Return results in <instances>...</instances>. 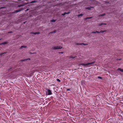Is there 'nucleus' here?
Returning a JSON list of instances; mask_svg holds the SVG:
<instances>
[{"mask_svg": "<svg viewBox=\"0 0 123 123\" xmlns=\"http://www.w3.org/2000/svg\"><path fill=\"white\" fill-rule=\"evenodd\" d=\"M56 31L55 30V31H53L51 32L50 33H53L55 32Z\"/></svg>", "mask_w": 123, "mask_h": 123, "instance_id": "nucleus-22", "label": "nucleus"}, {"mask_svg": "<svg viewBox=\"0 0 123 123\" xmlns=\"http://www.w3.org/2000/svg\"><path fill=\"white\" fill-rule=\"evenodd\" d=\"M36 2V1L34 0V1H32L31 2V3H34V2Z\"/></svg>", "mask_w": 123, "mask_h": 123, "instance_id": "nucleus-21", "label": "nucleus"}, {"mask_svg": "<svg viewBox=\"0 0 123 123\" xmlns=\"http://www.w3.org/2000/svg\"><path fill=\"white\" fill-rule=\"evenodd\" d=\"M119 60H120V59H119Z\"/></svg>", "mask_w": 123, "mask_h": 123, "instance_id": "nucleus-33", "label": "nucleus"}, {"mask_svg": "<svg viewBox=\"0 0 123 123\" xmlns=\"http://www.w3.org/2000/svg\"><path fill=\"white\" fill-rule=\"evenodd\" d=\"M76 44L77 45H87L88 44H87V43H76Z\"/></svg>", "mask_w": 123, "mask_h": 123, "instance_id": "nucleus-4", "label": "nucleus"}, {"mask_svg": "<svg viewBox=\"0 0 123 123\" xmlns=\"http://www.w3.org/2000/svg\"><path fill=\"white\" fill-rule=\"evenodd\" d=\"M99 32H99V31H93L92 32V33H99Z\"/></svg>", "mask_w": 123, "mask_h": 123, "instance_id": "nucleus-9", "label": "nucleus"}, {"mask_svg": "<svg viewBox=\"0 0 123 123\" xmlns=\"http://www.w3.org/2000/svg\"><path fill=\"white\" fill-rule=\"evenodd\" d=\"M32 33L36 35L37 34H38L39 33V32H33Z\"/></svg>", "mask_w": 123, "mask_h": 123, "instance_id": "nucleus-11", "label": "nucleus"}, {"mask_svg": "<svg viewBox=\"0 0 123 123\" xmlns=\"http://www.w3.org/2000/svg\"><path fill=\"white\" fill-rule=\"evenodd\" d=\"M83 14H79L78 15V17H79L80 16H83Z\"/></svg>", "mask_w": 123, "mask_h": 123, "instance_id": "nucleus-14", "label": "nucleus"}, {"mask_svg": "<svg viewBox=\"0 0 123 123\" xmlns=\"http://www.w3.org/2000/svg\"><path fill=\"white\" fill-rule=\"evenodd\" d=\"M66 14H69V13H70V12H66Z\"/></svg>", "mask_w": 123, "mask_h": 123, "instance_id": "nucleus-28", "label": "nucleus"}, {"mask_svg": "<svg viewBox=\"0 0 123 123\" xmlns=\"http://www.w3.org/2000/svg\"><path fill=\"white\" fill-rule=\"evenodd\" d=\"M23 10V9L22 8L21 9H19V10L15 11H14V13H17Z\"/></svg>", "mask_w": 123, "mask_h": 123, "instance_id": "nucleus-3", "label": "nucleus"}, {"mask_svg": "<svg viewBox=\"0 0 123 123\" xmlns=\"http://www.w3.org/2000/svg\"><path fill=\"white\" fill-rule=\"evenodd\" d=\"M95 62H89L86 64L82 63L80 64V65H83L84 66H89V67L91 66V65L94 64Z\"/></svg>", "mask_w": 123, "mask_h": 123, "instance_id": "nucleus-1", "label": "nucleus"}, {"mask_svg": "<svg viewBox=\"0 0 123 123\" xmlns=\"http://www.w3.org/2000/svg\"><path fill=\"white\" fill-rule=\"evenodd\" d=\"M102 31V30H100V33H103V32H104L105 31Z\"/></svg>", "mask_w": 123, "mask_h": 123, "instance_id": "nucleus-16", "label": "nucleus"}, {"mask_svg": "<svg viewBox=\"0 0 123 123\" xmlns=\"http://www.w3.org/2000/svg\"><path fill=\"white\" fill-rule=\"evenodd\" d=\"M70 89L68 88V89H67L66 90L67 91H70Z\"/></svg>", "mask_w": 123, "mask_h": 123, "instance_id": "nucleus-24", "label": "nucleus"}, {"mask_svg": "<svg viewBox=\"0 0 123 123\" xmlns=\"http://www.w3.org/2000/svg\"><path fill=\"white\" fill-rule=\"evenodd\" d=\"M12 68H10L9 69H8V70L9 71H11V70Z\"/></svg>", "mask_w": 123, "mask_h": 123, "instance_id": "nucleus-26", "label": "nucleus"}, {"mask_svg": "<svg viewBox=\"0 0 123 123\" xmlns=\"http://www.w3.org/2000/svg\"><path fill=\"white\" fill-rule=\"evenodd\" d=\"M98 78L99 79H100V77L98 76Z\"/></svg>", "mask_w": 123, "mask_h": 123, "instance_id": "nucleus-30", "label": "nucleus"}, {"mask_svg": "<svg viewBox=\"0 0 123 123\" xmlns=\"http://www.w3.org/2000/svg\"><path fill=\"white\" fill-rule=\"evenodd\" d=\"M56 80L57 81H58L59 82H60L61 81L60 80V79H57Z\"/></svg>", "mask_w": 123, "mask_h": 123, "instance_id": "nucleus-20", "label": "nucleus"}, {"mask_svg": "<svg viewBox=\"0 0 123 123\" xmlns=\"http://www.w3.org/2000/svg\"><path fill=\"white\" fill-rule=\"evenodd\" d=\"M12 32V31H11V32H8V33H11Z\"/></svg>", "mask_w": 123, "mask_h": 123, "instance_id": "nucleus-29", "label": "nucleus"}, {"mask_svg": "<svg viewBox=\"0 0 123 123\" xmlns=\"http://www.w3.org/2000/svg\"><path fill=\"white\" fill-rule=\"evenodd\" d=\"M69 57L70 58H74V57H73L72 56H70Z\"/></svg>", "mask_w": 123, "mask_h": 123, "instance_id": "nucleus-19", "label": "nucleus"}, {"mask_svg": "<svg viewBox=\"0 0 123 123\" xmlns=\"http://www.w3.org/2000/svg\"><path fill=\"white\" fill-rule=\"evenodd\" d=\"M25 22H24V24H25Z\"/></svg>", "mask_w": 123, "mask_h": 123, "instance_id": "nucleus-32", "label": "nucleus"}, {"mask_svg": "<svg viewBox=\"0 0 123 123\" xmlns=\"http://www.w3.org/2000/svg\"><path fill=\"white\" fill-rule=\"evenodd\" d=\"M102 79V77H100V79Z\"/></svg>", "mask_w": 123, "mask_h": 123, "instance_id": "nucleus-31", "label": "nucleus"}, {"mask_svg": "<svg viewBox=\"0 0 123 123\" xmlns=\"http://www.w3.org/2000/svg\"><path fill=\"white\" fill-rule=\"evenodd\" d=\"M55 21L56 20L53 19L51 20V22H55Z\"/></svg>", "mask_w": 123, "mask_h": 123, "instance_id": "nucleus-13", "label": "nucleus"}, {"mask_svg": "<svg viewBox=\"0 0 123 123\" xmlns=\"http://www.w3.org/2000/svg\"><path fill=\"white\" fill-rule=\"evenodd\" d=\"M1 39H0V40H1Z\"/></svg>", "mask_w": 123, "mask_h": 123, "instance_id": "nucleus-34", "label": "nucleus"}, {"mask_svg": "<svg viewBox=\"0 0 123 123\" xmlns=\"http://www.w3.org/2000/svg\"><path fill=\"white\" fill-rule=\"evenodd\" d=\"M63 52H59V53H62V54H63Z\"/></svg>", "mask_w": 123, "mask_h": 123, "instance_id": "nucleus-27", "label": "nucleus"}, {"mask_svg": "<svg viewBox=\"0 0 123 123\" xmlns=\"http://www.w3.org/2000/svg\"><path fill=\"white\" fill-rule=\"evenodd\" d=\"M106 24L105 23H100V27L102 25H106Z\"/></svg>", "mask_w": 123, "mask_h": 123, "instance_id": "nucleus-12", "label": "nucleus"}, {"mask_svg": "<svg viewBox=\"0 0 123 123\" xmlns=\"http://www.w3.org/2000/svg\"><path fill=\"white\" fill-rule=\"evenodd\" d=\"M62 47L61 46H55L54 48H53V49H60L62 48Z\"/></svg>", "mask_w": 123, "mask_h": 123, "instance_id": "nucleus-2", "label": "nucleus"}, {"mask_svg": "<svg viewBox=\"0 0 123 123\" xmlns=\"http://www.w3.org/2000/svg\"><path fill=\"white\" fill-rule=\"evenodd\" d=\"M26 46H21V48H26Z\"/></svg>", "mask_w": 123, "mask_h": 123, "instance_id": "nucleus-15", "label": "nucleus"}, {"mask_svg": "<svg viewBox=\"0 0 123 123\" xmlns=\"http://www.w3.org/2000/svg\"><path fill=\"white\" fill-rule=\"evenodd\" d=\"M8 42H4L2 43H0V44H6Z\"/></svg>", "mask_w": 123, "mask_h": 123, "instance_id": "nucleus-7", "label": "nucleus"}, {"mask_svg": "<svg viewBox=\"0 0 123 123\" xmlns=\"http://www.w3.org/2000/svg\"><path fill=\"white\" fill-rule=\"evenodd\" d=\"M24 6V5H19L18 6L19 7H21V6Z\"/></svg>", "mask_w": 123, "mask_h": 123, "instance_id": "nucleus-23", "label": "nucleus"}, {"mask_svg": "<svg viewBox=\"0 0 123 123\" xmlns=\"http://www.w3.org/2000/svg\"><path fill=\"white\" fill-rule=\"evenodd\" d=\"M92 18V17H87L85 18V19L86 20L87 19H90Z\"/></svg>", "mask_w": 123, "mask_h": 123, "instance_id": "nucleus-10", "label": "nucleus"}, {"mask_svg": "<svg viewBox=\"0 0 123 123\" xmlns=\"http://www.w3.org/2000/svg\"><path fill=\"white\" fill-rule=\"evenodd\" d=\"M66 12H64V13H62V15H63V16H64V15H65L66 14Z\"/></svg>", "mask_w": 123, "mask_h": 123, "instance_id": "nucleus-17", "label": "nucleus"}, {"mask_svg": "<svg viewBox=\"0 0 123 123\" xmlns=\"http://www.w3.org/2000/svg\"><path fill=\"white\" fill-rule=\"evenodd\" d=\"M5 53H6V52L1 53L0 54V55H2L3 54H4Z\"/></svg>", "mask_w": 123, "mask_h": 123, "instance_id": "nucleus-18", "label": "nucleus"}, {"mask_svg": "<svg viewBox=\"0 0 123 123\" xmlns=\"http://www.w3.org/2000/svg\"><path fill=\"white\" fill-rule=\"evenodd\" d=\"M48 95H51L52 94V93L51 92V91L49 89H48Z\"/></svg>", "mask_w": 123, "mask_h": 123, "instance_id": "nucleus-5", "label": "nucleus"}, {"mask_svg": "<svg viewBox=\"0 0 123 123\" xmlns=\"http://www.w3.org/2000/svg\"><path fill=\"white\" fill-rule=\"evenodd\" d=\"M118 70H119L120 71H121V72H123V69H122L120 68H119L118 69Z\"/></svg>", "mask_w": 123, "mask_h": 123, "instance_id": "nucleus-8", "label": "nucleus"}, {"mask_svg": "<svg viewBox=\"0 0 123 123\" xmlns=\"http://www.w3.org/2000/svg\"><path fill=\"white\" fill-rule=\"evenodd\" d=\"M93 7H86V9H87L88 10H90L91 9V8H93Z\"/></svg>", "mask_w": 123, "mask_h": 123, "instance_id": "nucleus-6", "label": "nucleus"}, {"mask_svg": "<svg viewBox=\"0 0 123 123\" xmlns=\"http://www.w3.org/2000/svg\"><path fill=\"white\" fill-rule=\"evenodd\" d=\"M105 14H100V16H103L104 15H105Z\"/></svg>", "mask_w": 123, "mask_h": 123, "instance_id": "nucleus-25", "label": "nucleus"}]
</instances>
